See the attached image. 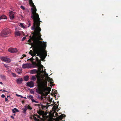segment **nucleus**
<instances>
[{"instance_id": "1", "label": "nucleus", "mask_w": 121, "mask_h": 121, "mask_svg": "<svg viewBox=\"0 0 121 121\" xmlns=\"http://www.w3.org/2000/svg\"><path fill=\"white\" fill-rule=\"evenodd\" d=\"M32 14L31 15V18L33 21V26L32 27V30H34L35 33L31 39L33 41V43L32 44V49L33 52L30 50L29 53L32 56H34L37 54L38 56L42 57L44 59L47 56V52L45 54L43 53V50H42V46L41 43L42 40L41 38V35L40 33L41 29L39 26L40 24V21L39 15L36 13L37 9H31Z\"/></svg>"}, {"instance_id": "2", "label": "nucleus", "mask_w": 121, "mask_h": 121, "mask_svg": "<svg viewBox=\"0 0 121 121\" xmlns=\"http://www.w3.org/2000/svg\"><path fill=\"white\" fill-rule=\"evenodd\" d=\"M11 33V31L10 29L5 28L1 31L0 35L2 37H7L9 36Z\"/></svg>"}, {"instance_id": "3", "label": "nucleus", "mask_w": 121, "mask_h": 121, "mask_svg": "<svg viewBox=\"0 0 121 121\" xmlns=\"http://www.w3.org/2000/svg\"><path fill=\"white\" fill-rule=\"evenodd\" d=\"M36 76L37 78V83L38 85L39 86H42L43 84L41 82V79L40 76L38 74L36 75Z\"/></svg>"}, {"instance_id": "4", "label": "nucleus", "mask_w": 121, "mask_h": 121, "mask_svg": "<svg viewBox=\"0 0 121 121\" xmlns=\"http://www.w3.org/2000/svg\"><path fill=\"white\" fill-rule=\"evenodd\" d=\"M35 59L36 60H39V61L38 63L36 64L37 66L38 67L39 70V71H40L41 70V69L42 68L43 69V66L42 65L41 63V60H39L38 58L36 56H35Z\"/></svg>"}, {"instance_id": "5", "label": "nucleus", "mask_w": 121, "mask_h": 121, "mask_svg": "<svg viewBox=\"0 0 121 121\" xmlns=\"http://www.w3.org/2000/svg\"><path fill=\"white\" fill-rule=\"evenodd\" d=\"M27 98L28 99H30L32 101V102H34L35 103H38V101H36L33 99L34 97L33 96L31 95H28L27 96Z\"/></svg>"}, {"instance_id": "6", "label": "nucleus", "mask_w": 121, "mask_h": 121, "mask_svg": "<svg viewBox=\"0 0 121 121\" xmlns=\"http://www.w3.org/2000/svg\"><path fill=\"white\" fill-rule=\"evenodd\" d=\"M31 67V64L30 63H26L22 65V67L23 69L29 68Z\"/></svg>"}, {"instance_id": "7", "label": "nucleus", "mask_w": 121, "mask_h": 121, "mask_svg": "<svg viewBox=\"0 0 121 121\" xmlns=\"http://www.w3.org/2000/svg\"><path fill=\"white\" fill-rule=\"evenodd\" d=\"M38 86V88L36 89V92L38 93L41 94L43 91V90L42 89V88H43V85L41 87L39 86Z\"/></svg>"}, {"instance_id": "8", "label": "nucleus", "mask_w": 121, "mask_h": 121, "mask_svg": "<svg viewBox=\"0 0 121 121\" xmlns=\"http://www.w3.org/2000/svg\"><path fill=\"white\" fill-rule=\"evenodd\" d=\"M8 50L9 52L13 53L16 52L17 51V50L16 48H9Z\"/></svg>"}, {"instance_id": "9", "label": "nucleus", "mask_w": 121, "mask_h": 121, "mask_svg": "<svg viewBox=\"0 0 121 121\" xmlns=\"http://www.w3.org/2000/svg\"><path fill=\"white\" fill-rule=\"evenodd\" d=\"M15 13V12L11 11L9 13V17L11 20H13L14 18V14Z\"/></svg>"}, {"instance_id": "10", "label": "nucleus", "mask_w": 121, "mask_h": 121, "mask_svg": "<svg viewBox=\"0 0 121 121\" xmlns=\"http://www.w3.org/2000/svg\"><path fill=\"white\" fill-rule=\"evenodd\" d=\"M1 59L3 61L9 63L10 62V59L6 58V57H2L1 58Z\"/></svg>"}, {"instance_id": "11", "label": "nucleus", "mask_w": 121, "mask_h": 121, "mask_svg": "<svg viewBox=\"0 0 121 121\" xmlns=\"http://www.w3.org/2000/svg\"><path fill=\"white\" fill-rule=\"evenodd\" d=\"M34 82L32 81L28 82L27 83V86L30 88L33 87L34 86Z\"/></svg>"}, {"instance_id": "12", "label": "nucleus", "mask_w": 121, "mask_h": 121, "mask_svg": "<svg viewBox=\"0 0 121 121\" xmlns=\"http://www.w3.org/2000/svg\"><path fill=\"white\" fill-rule=\"evenodd\" d=\"M43 90L44 91H46L48 92H50L51 91V89L50 88L47 87H43Z\"/></svg>"}, {"instance_id": "13", "label": "nucleus", "mask_w": 121, "mask_h": 121, "mask_svg": "<svg viewBox=\"0 0 121 121\" xmlns=\"http://www.w3.org/2000/svg\"><path fill=\"white\" fill-rule=\"evenodd\" d=\"M47 108H48V107L47 106H43L41 104L40 108H41L42 110H45L46 109H47Z\"/></svg>"}, {"instance_id": "14", "label": "nucleus", "mask_w": 121, "mask_h": 121, "mask_svg": "<svg viewBox=\"0 0 121 121\" xmlns=\"http://www.w3.org/2000/svg\"><path fill=\"white\" fill-rule=\"evenodd\" d=\"M23 81L22 78H18L17 79L16 82L18 84H21Z\"/></svg>"}, {"instance_id": "15", "label": "nucleus", "mask_w": 121, "mask_h": 121, "mask_svg": "<svg viewBox=\"0 0 121 121\" xmlns=\"http://www.w3.org/2000/svg\"><path fill=\"white\" fill-rule=\"evenodd\" d=\"M42 43H41V45L42 46V50H43V49H45L46 48V46H47V45L46 44H45V43H43H43H44V42L43 41L42 42Z\"/></svg>"}, {"instance_id": "16", "label": "nucleus", "mask_w": 121, "mask_h": 121, "mask_svg": "<svg viewBox=\"0 0 121 121\" xmlns=\"http://www.w3.org/2000/svg\"><path fill=\"white\" fill-rule=\"evenodd\" d=\"M21 33L20 31H16L15 33V36H19L21 35Z\"/></svg>"}, {"instance_id": "17", "label": "nucleus", "mask_w": 121, "mask_h": 121, "mask_svg": "<svg viewBox=\"0 0 121 121\" xmlns=\"http://www.w3.org/2000/svg\"><path fill=\"white\" fill-rule=\"evenodd\" d=\"M30 73L32 74H34L35 73H38V72L36 69H33L31 70Z\"/></svg>"}, {"instance_id": "18", "label": "nucleus", "mask_w": 121, "mask_h": 121, "mask_svg": "<svg viewBox=\"0 0 121 121\" xmlns=\"http://www.w3.org/2000/svg\"><path fill=\"white\" fill-rule=\"evenodd\" d=\"M7 19V17L4 15L1 16L0 17V20L3 19Z\"/></svg>"}, {"instance_id": "19", "label": "nucleus", "mask_w": 121, "mask_h": 121, "mask_svg": "<svg viewBox=\"0 0 121 121\" xmlns=\"http://www.w3.org/2000/svg\"><path fill=\"white\" fill-rule=\"evenodd\" d=\"M16 71L18 73H21L22 72V71L19 68H17L16 69Z\"/></svg>"}, {"instance_id": "20", "label": "nucleus", "mask_w": 121, "mask_h": 121, "mask_svg": "<svg viewBox=\"0 0 121 121\" xmlns=\"http://www.w3.org/2000/svg\"><path fill=\"white\" fill-rule=\"evenodd\" d=\"M12 112L13 113H15V112H19V110L16 108H15L14 109L12 110Z\"/></svg>"}, {"instance_id": "21", "label": "nucleus", "mask_w": 121, "mask_h": 121, "mask_svg": "<svg viewBox=\"0 0 121 121\" xmlns=\"http://www.w3.org/2000/svg\"><path fill=\"white\" fill-rule=\"evenodd\" d=\"M24 80L25 81H27L29 79V76H25L24 77Z\"/></svg>"}, {"instance_id": "22", "label": "nucleus", "mask_w": 121, "mask_h": 121, "mask_svg": "<svg viewBox=\"0 0 121 121\" xmlns=\"http://www.w3.org/2000/svg\"><path fill=\"white\" fill-rule=\"evenodd\" d=\"M31 79L33 81H35L36 80V77L34 76H32Z\"/></svg>"}, {"instance_id": "23", "label": "nucleus", "mask_w": 121, "mask_h": 121, "mask_svg": "<svg viewBox=\"0 0 121 121\" xmlns=\"http://www.w3.org/2000/svg\"><path fill=\"white\" fill-rule=\"evenodd\" d=\"M1 78L5 80L6 79V77L4 75H1Z\"/></svg>"}, {"instance_id": "24", "label": "nucleus", "mask_w": 121, "mask_h": 121, "mask_svg": "<svg viewBox=\"0 0 121 121\" xmlns=\"http://www.w3.org/2000/svg\"><path fill=\"white\" fill-rule=\"evenodd\" d=\"M20 26L23 28H25V27L24 26V24L23 23H21L20 24Z\"/></svg>"}, {"instance_id": "25", "label": "nucleus", "mask_w": 121, "mask_h": 121, "mask_svg": "<svg viewBox=\"0 0 121 121\" xmlns=\"http://www.w3.org/2000/svg\"><path fill=\"white\" fill-rule=\"evenodd\" d=\"M27 109L31 110L32 109V108L29 105L27 106Z\"/></svg>"}, {"instance_id": "26", "label": "nucleus", "mask_w": 121, "mask_h": 121, "mask_svg": "<svg viewBox=\"0 0 121 121\" xmlns=\"http://www.w3.org/2000/svg\"><path fill=\"white\" fill-rule=\"evenodd\" d=\"M41 104V103H40V104H35L34 105L35 106H38L39 107V108H40V107Z\"/></svg>"}, {"instance_id": "27", "label": "nucleus", "mask_w": 121, "mask_h": 121, "mask_svg": "<svg viewBox=\"0 0 121 121\" xmlns=\"http://www.w3.org/2000/svg\"><path fill=\"white\" fill-rule=\"evenodd\" d=\"M33 117L35 120L37 121H39V119L37 118L36 117Z\"/></svg>"}, {"instance_id": "28", "label": "nucleus", "mask_w": 121, "mask_h": 121, "mask_svg": "<svg viewBox=\"0 0 121 121\" xmlns=\"http://www.w3.org/2000/svg\"><path fill=\"white\" fill-rule=\"evenodd\" d=\"M63 114H62V115H60L59 116V118L60 119H62L63 117H65V116H63Z\"/></svg>"}, {"instance_id": "29", "label": "nucleus", "mask_w": 121, "mask_h": 121, "mask_svg": "<svg viewBox=\"0 0 121 121\" xmlns=\"http://www.w3.org/2000/svg\"><path fill=\"white\" fill-rule=\"evenodd\" d=\"M23 112L24 114H26V110L25 109H23Z\"/></svg>"}, {"instance_id": "30", "label": "nucleus", "mask_w": 121, "mask_h": 121, "mask_svg": "<svg viewBox=\"0 0 121 121\" xmlns=\"http://www.w3.org/2000/svg\"><path fill=\"white\" fill-rule=\"evenodd\" d=\"M12 74L13 77H16V74L15 73H12Z\"/></svg>"}, {"instance_id": "31", "label": "nucleus", "mask_w": 121, "mask_h": 121, "mask_svg": "<svg viewBox=\"0 0 121 121\" xmlns=\"http://www.w3.org/2000/svg\"><path fill=\"white\" fill-rule=\"evenodd\" d=\"M20 7L21 9L23 10H24L25 9V7L23 6H21Z\"/></svg>"}, {"instance_id": "32", "label": "nucleus", "mask_w": 121, "mask_h": 121, "mask_svg": "<svg viewBox=\"0 0 121 121\" xmlns=\"http://www.w3.org/2000/svg\"><path fill=\"white\" fill-rule=\"evenodd\" d=\"M26 39V36H25L23 37L22 39V41H24Z\"/></svg>"}, {"instance_id": "33", "label": "nucleus", "mask_w": 121, "mask_h": 121, "mask_svg": "<svg viewBox=\"0 0 121 121\" xmlns=\"http://www.w3.org/2000/svg\"><path fill=\"white\" fill-rule=\"evenodd\" d=\"M53 83V82H50V84H51V85H52ZM55 84H52V86L51 85V86H54V85H55Z\"/></svg>"}, {"instance_id": "34", "label": "nucleus", "mask_w": 121, "mask_h": 121, "mask_svg": "<svg viewBox=\"0 0 121 121\" xmlns=\"http://www.w3.org/2000/svg\"><path fill=\"white\" fill-rule=\"evenodd\" d=\"M34 115L35 116H36L38 118H40V117L39 115H38L37 114H35Z\"/></svg>"}, {"instance_id": "35", "label": "nucleus", "mask_w": 121, "mask_h": 121, "mask_svg": "<svg viewBox=\"0 0 121 121\" xmlns=\"http://www.w3.org/2000/svg\"><path fill=\"white\" fill-rule=\"evenodd\" d=\"M27 108V105H26L25 106L24 108V109L25 110H26L27 109H28Z\"/></svg>"}, {"instance_id": "36", "label": "nucleus", "mask_w": 121, "mask_h": 121, "mask_svg": "<svg viewBox=\"0 0 121 121\" xmlns=\"http://www.w3.org/2000/svg\"><path fill=\"white\" fill-rule=\"evenodd\" d=\"M33 56V57H32L31 58H30V61H32L33 62V60L34 59H35V58L34 59H33V56ZM34 56H35L34 57Z\"/></svg>"}, {"instance_id": "37", "label": "nucleus", "mask_w": 121, "mask_h": 121, "mask_svg": "<svg viewBox=\"0 0 121 121\" xmlns=\"http://www.w3.org/2000/svg\"><path fill=\"white\" fill-rule=\"evenodd\" d=\"M38 113L39 115H42V113L41 111H39L38 112Z\"/></svg>"}, {"instance_id": "38", "label": "nucleus", "mask_w": 121, "mask_h": 121, "mask_svg": "<svg viewBox=\"0 0 121 121\" xmlns=\"http://www.w3.org/2000/svg\"><path fill=\"white\" fill-rule=\"evenodd\" d=\"M22 56H23V57H22V59L24 57L26 56V55H25V54H23L22 55Z\"/></svg>"}, {"instance_id": "39", "label": "nucleus", "mask_w": 121, "mask_h": 121, "mask_svg": "<svg viewBox=\"0 0 121 121\" xmlns=\"http://www.w3.org/2000/svg\"><path fill=\"white\" fill-rule=\"evenodd\" d=\"M1 97H2L3 98H4L5 97V96L3 94L1 95Z\"/></svg>"}, {"instance_id": "40", "label": "nucleus", "mask_w": 121, "mask_h": 121, "mask_svg": "<svg viewBox=\"0 0 121 121\" xmlns=\"http://www.w3.org/2000/svg\"><path fill=\"white\" fill-rule=\"evenodd\" d=\"M40 58H41V60L42 61H45V60L44 59H43V58L42 57H40Z\"/></svg>"}, {"instance_id": "41", "label": "nucleus", "mask_w": 121, "mask_h": 121, "mask_svg": "<svg viewBox=\"0 0 121 121\" xmlns=\"http://www.w3.org/2000/svg\"><path fill=\"white\" fill-rule=\"evenodd\" d=\"M4 67H5L7 68L8 67V66L7 65H5V64H4Z\"/></svg>"}, {"instance_id": "42", "label": "nucleus", "mask_w": 121, "mask_h": 121, "mask_svg": "<svg viewBox=\"0 0 121 121\" xmlns=\"http://www.w3.org/2000/svg\"><path fill=\"white\" fill-rule=\"evenodd\" d=\"M30 93H31L33 94H34V92L33 91H31L30 92Z\"/></svg>"}, {"instance_id": "43", "label": "nucleus", "mask_w": 121, "mask_h": 121, "mask_svg": "<svg viewBox=\"0 0 121 121\" xmlns=\"http://www.w3.org/2000/svg\"><path fill=\"white\" fill-rule=\"evenodd\" d=\"M17 96H19V97H21V98H23V97L22 96V95H17Z\"/></svg>"}, {"instance_id": "44", "label": "nucleus", "mask_w": 121, "mask_h": 121, "mask_svg": "<svg viewBox=\"0 0 121 121\" xmlns=\"http://www.w3.org/2000/svg\"><path fill=\"white\" fill-rule=\"evenodd\" d=\"M8 99L6 97H5V101L6 102L8 101Z\"/></svg>"}, {"instance_id": "45", "label": "nucleus", "mask_w": 121, "mask_h": 121, "mask_svg": "<svg viewBox=\"0 0 121 121\" xmlns=\"http://www.w3.org/2000/svg\"><path fill=\"white\" fill-rule=\"evenodd\" d=\"M10 117H11V118H12V119H14V117L13 116H11Z\"/></svg>"}, {"instance_id": "46", "label": "nucleus", "mask_w": 121, "mask_h": 121, "mask_svg": "<svg viewBox=\"0 0 121 121\" xmlns=\"http://www.w3.org/2000/svg\"><path fill=\"white\" fill-rule=\"evenodd\" d=\"M46 77H48V74L46 73Z\"/></svg>"}, {"instance_id": "47", "label": "nucleus", "mask_w": 121, "mask_h": 121, "mask_svg": "<svg viewBox=\"0 0 121 121\" xmlns=\"http://www.w3.org/2000/svg\"><path fill=\"white\" fill-rule=\"evenodd\" d=\"M3 92H8L7 91H5V90H3Z\"/></svg>"}, {"instance_id": "48", "label": "nucleus", "mask_w": 121, "mask_h": 121, "mask_svg": "<svg viewBox=\"0 0 121 121\" xmlns=\"http://www.w3.org/2000/svg\"><path fill=\"white\" fill-rule=\"evenodd\" d=\"M28 41L29 42H31V40L30 39L28 40Z\"/></svg>"}, {"instance_id": "49", "label": "nucleus", "mask_w": 121, "mask_h": 121, "mask_svg": "<svg viewBox=\"0 0 121 121\" xmlns=\"http://www.w3.org/2000/svg\"><path fill=\"white\" fill-rule=\"evenodd\" d=\"M28 60H30V59H28L27 60V61H28Z\"/></svg>"}, {"instance_id": "50", "label": "nucleus", "mask_w": 121, "mask_h": 121, "mask_svg": "<svg viewBox=\"0 0 121 121\" xmlns=\"http://www.w3.org/2000/svg\"><path fill=\"white\" fill-rule=\"evenodd\" d=\"M23 98H25V99H26V97H23Z\"/></svg>"}, {"instance_id": "51", "label": "nucleus", "mask_w": 121, "mask_h": 121, "mask_svg": "<svg viewBox=\"0 0 121 121\" xmlns=\"http://www.w3.org/2000/svg\"><path fill=\"white\" fill-rule=\"evenodd\" d=\"M3 83L2 82H0V84H2Z\"/></svg>"}, {"instance_id": "52", "label": "nucleus", "mask_w": 121, "mask_h": 121, "mask_svg": "<svg viewBox=\"0 0 121 121\" xmlns=\"http://www.w3.org/2000/svg\"><path fill=\"white\" fill-rule=\"evenodd\" d=\"M58 107V105H57L56 106V108H57Z\"/></svg>"}, {"instance_id": "53", "label": "nucleus", "mask_w": 121, "mask_h": 121, "mask_svg": "<svg viewBox=\"0 0 121 121\" xmlns=\"http://www.w3.org/2000/svg\"><path fill=\"white\" fill-rule=\"evenodd\" d=\"M50 81H53V80L52 79H50Z\"/></svg>"}, {"instance_id": "54", "label": "nucleus", "mask_w": 121, "mask_h": 121, "mask_svg": "<svg viewBox=\"0 0 121 121\" xmlns=\"http://www.w3.org/2000/svg\"><path fill=\"white\" fill-rule=\"evenodd\" d=\"M9 97V96H8V95H7V98H8V97Z\"/></svg>"}, {"instance_id": "55", "label": "nucleus", "mask_w": 121, "mask_h": 121, "mask_svg": "<svg viewBox=\"0 0 121 121\" xmlns=\"http://www.w3.org/2000/svg\"><path fill=\"white\" fill-rule=\"evenodd\" d=\"M4 121H7V120H4Z\"/></svg>"}, {"instance_id": "56", "label": "nucleus", "mask_w": 121, "mask_h": 121, "mask_svg": "<svg viewBox=\"0 0 121 121\" xmlns=\"http://www.w3.org/2000/svg\"><path fill=\"white\" fill-rule=\"evenodd\" d=\"M30 24L29 23V26H30Z\"/></svg>"}, {"instance_id": "57", "label": "nucleus", "mask_w": 121, "mask_h": 121, "mask_svg": "<svg viewBox=\"0 0 121 121\" xmlns=\"http://www.w3.org/2000/svg\"><path fill=\"white\" fill-rule=\"evenodd\" d=\"M2 90H0V91H2Z\"/></svg>"}, {"instance_id": "58", "label": "nucleus", "mask_w": 121, "mask_h": 121, "mask_svg": "<svg viewBox=\"0 0 121 121\" xmlns=\"http://www.w3.org/2000/svg\"><path fill=\"white\" fill-rule=\"evenodd\" d=\"M59 103V102H57V103Z\"/></svg>"}, {"instance_id": "59", "label": "nucleus", "mask_w": 121, "mask_h": 121, "mask_svg": "<svg viewBox=\"0 0 121 121\" xmlns=\"http://www.w3.org/2000/svg\"><path fill=\"white\" fill-rule=\"evenodd\" d=\"M23 103V102H22V103Z\"/></svg>"}]
</instances>
